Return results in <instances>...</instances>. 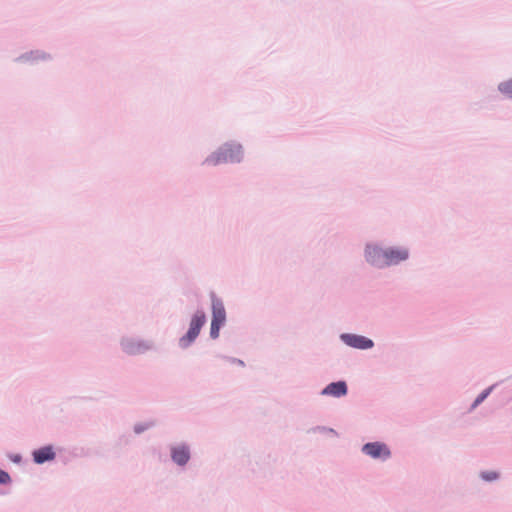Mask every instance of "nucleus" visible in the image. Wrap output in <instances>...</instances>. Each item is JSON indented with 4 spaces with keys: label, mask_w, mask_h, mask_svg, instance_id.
<instances>
[{
    "label": "nucleus",
    "mask_w": 512,
    "mask_h": 512,
    "mask_svg": "<svg viewBox=\"0 0 512 512\" xmlns=\"http://www.w3.org/2000/svg\"><path fill=\"white\" fill-rule=\"evenodd\" d=\"M241 146L239 145H225L221 147L216 153L206 159V163L211 165H218L220 163L236 162L241 158Z\"/></svg>",
    "instance_id": "f257e3e1"
},
{
    "label": "nucleus",
    "mask_w": 512,
    "mask_h": 512,
    "mask_svg": "<svg viewBox=\"0 0 512 512\" xmlns=\"http://www.w3.org/2000/svg\"><path fill=\"white\" fill-rule=\"evenodd\" d=\"M212 315L210 335L215 339L219 336L220 328L226 320V312L221 300L216 298L212 300Z\"/></svg>",
    "instance_id": "f03ea898"
},
{
    "label": "nucleus",
    "mask_w": 512,
    "mask_h": 512,
    "mask_svg": "<svg viewBox=\"0 0 512 512\" xmlns=\"http://www.w3.org/2000/svg\"><path fill=\"white\" fill-rule=\"evenodd\" d=\"M205 322V314L200 311L196 312L191 319L187 334L180 339V345L182 347H187L190 343H192L199 335L200 330Z\"/></svg>",
    "instance_id": "7ed1b4c3"
},
{
    "label": "nucleus",
    "mask_w": 512,
    "mask_h": 512,
    "mask_svg": "<svg viewBox=\"0 0 512 512\" xmlns=\"http://www.w3.org/2000/svg\"><path fill=\"white\" fill-rule=\"evenodd\" d=\"M385 255L386 250L379 248L378 246H367L366 248V260L374 266L384 267L385 266Z\"/></svg>",
    "instance_id": "20e7f679"
},
{
    "label": "nucleus",
    "mask_w": 512,
    "mask_h": 512,
    "mask_svg": "<svg viewBox=\"0 0 512 512\" xmlns=\"http://www.w3.org/2000/svg\"><path fill=\"white\" fill-rule=\"evenodd\" d=\"M363 452L372 458L386 459L390 456L388 447L379 442L367 443L363 446Z\"/></svg>",
    "instance_id": "39448f33"
},
{
    "label": "nucleus",
    "mask_w": 512,
    "mask_h": 512,
    "mask_svg": "<svg viewBox=\"0 0 512 512\" xmlns=\"http://www.w3.org/2000/svg\"><path fill=\"white\" fill-rule=\"evenodd\" d=\"M342 339L351 347L358 349H368L373 346L372 340L358 335H343Z\"/></svg>",
    "instance_id": "423d86ee"
},
{
    "label": "nucleus",
    "mask_w": 512,
    "mask_h": 512,
    "mask_svg": "<svg viewBox=\"0 0 512 512\" xmlns=\"http://www.w3.org/2000/svg\"><path fill=\"white\" fill-rule=\"evenodd\" d=\"M347 394V385L344 381L333 382L327 385L322 395H328L333 397H341Z\"/></svg>",
    "instance_id": "0eeeda50"
},
{
    "label": "nucleus",
    "mask_w": 512,
    "mask_h": 512,
    "mask_svg": "<svg viewBox=\"0 0 512 512\" xmlns=\"http://www.w3.org/2000/svg\"><path fill=\"white\" fill-rule=\"evenodd\" d=\"M407 257L408 252L404 249H386L385 266L397 264Z\"/></svg>",
    "instance_id": "6e6552de"
},
{
    "label": "nucleus",
    "mask_w": 512,
    "mask_h": 512,
    "mask_svg": "<svg viewBox=\"0 0 512 512\" xmlns=\"http://www.w3.org/2000/svg\"><path fill=\"white\" fill-rule=\"evenodd\" d=\"M34 461L36 463H44L45 461L52 460L55 457L51 447L40 448L33 453Z\"/></svg>",
    "instance_id": "1a4fd4ad"
},
{
    "label": "nucleus",
    "mask_w": 512,
    "mask_h": 512,
    "mask_svg": "<svg viewBox=\"0 0 512 512\" xmlns=\"http://www.w3.org/2000/svg\"><path fill=\"white\" fill-rule=\"evenodd\" d=\"M190 456L186 447L180 446L172 449V459L179 465H184L188 462Z\"/></svg>",
    "instance_id": "9d476101"
},
{
    "label": "nucleus",
    "mask_w": 512,
    "mask_h": 512,
    "mask_svg": "<svg viewBox=\"0 0 512 512\" xmlns=\"http://www.w3.org/2000/svg\"><path fill=\"white\" fill-rule=\"evenodd\" d=\"M498 88L500 92H502L504 95H506L509 98H512V79L500 83Z\"/></svg>",
    "instance_id": "9b49d317"
},
{
    "label": "nucleus",
    "mask_w": 512,
    "mask_h": 512,
    "mask_svg": "<svg viewBox=\"0 0 512 512\" xmlns=\"http://www.w3.org/2000/svg\"><path fill=\"white\" fill-rule=\"evenodd\" d=\"M482 478L487 481H492L497 479L498 474L496 472H484L481 474Z\"/></svg>",
    "instance_id": "f8f14e48"
},
{
    "label": "nucleus",
    "mask_w": 512,
    "mask_h": 512,
    "mask_svg": "<svg viewBox=\"0 0 512 512\" xmlns=\"http://www.w3.org/2000/svg\"><path fill=\"white\" fill-rule=\"evenodd\" d=\"M10 482V476L7 472L3 471V470H0V483L1 484H6Z\"/></svg>",
    "instance_id": "ddd939ff"
},
{
    "label": "nucleus",
    "mask_w": 512,
    "mask_h": 512,
    "mask_svg": "<svg viewBox=\"0 0 512 512\" xmlns=\"http://www.w3.org/2000/svg\"><path fill=\"white\" fill-rule=\"evenodd\" d=\"M488 394H489V390H487V391L483 392L481 395H479L477 397V399L475 400V405H477L480 402H482L487 397Z\"/></svg>",
    "instance_id": "4468645a"
}]
</instances>
